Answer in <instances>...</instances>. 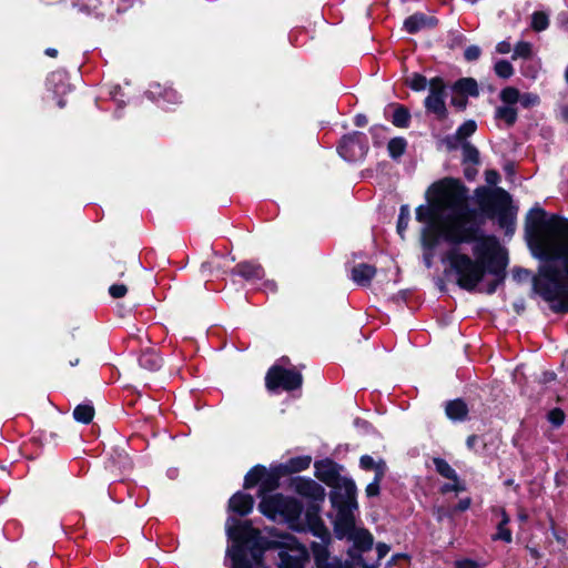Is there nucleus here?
<instances>
[{
    "label": "nucleus",
    "instance_id": "1",
    "mask_svg": "<svg viewBox=\"0 0 568 568\" xmlns=\"http://www.w3.org/2000/svg\"><path fill=\"white\" fill-rule=\"evenodd\" d=\"M427 204L416 209L422 229L423 260L433 265L434 251L440 240L452 244L442 262L448 263L457 275L458 285L466 291L479 287L493 294L505 280L507 252L493 235L477 236L483 219L469 204L468 189L460 180L444 178L433 183L427 192Z\"/></svg>",
    "mask_w": 568,
    "mask_h": 568
},
{
    "label": "nucleus",
    "instance_id": "2",
    "mask_svg": "<svg viewBox=\"0 0 568 568\" xmlns=\"http://www.w3.org/2000/svg\"><path fill=\"white\" fill-rule=\"evenodd\" d=\"M526 234L532 255L541 261L534 290L555 313L568 312V220L546 216L532 207L526 221Z\"/></svg>",
    "mask_w": 568,
    "mask_h": 568
},
{
    "label": "nucleus",
    "instance_id": "3",
    "mask_svg": "<svg viewBox=\"0 0 568 568\" xmlns=\"http://www.w3.org/2000/svg\"><path fill=\"white\" fill-rule=\"evenodd\" d=\"M225 530L233 541L226 550L232 568H304L308 560L307 548L290 534L271 529L273 538H267L250 520L234 517L227 518Z\"/></svg>",
    "mask_w": 568,
    "mask_h": 568
},
{
    "label": "nucleus",
    "instance_id": "4",
    "mask_svg": "<svg viewBox=\"0 0 568 568\" xmlns=\"http://www.w3.org/2000/svg\"><path fill=\"white\" fill-rule=\"evenodd\" d=\"M331 488L329 499L336 510L334 532L338 539H344L345 536L363 529L355 527V511L358 509L357 487L352 478L343 477Z\"/></svg>",
    "mask_w": 568,
    "mask_h": 568
},
{
    "label": "nucleus",
    "instance_id": "5",
    "mask_svg": "<svg viewBox=\"0 0 568 568\" xmlns=\"http://www.w3.org/2000/svg\"><path fill=\"white\" fill-rule=\"evenodd\" d=\"M477 203L488 217H496L498 225L507 235L515 231L516 209L511 205V196L501 187H477L475 191Z\"/></svg>",
    "mask_w": 568,
    "mask_h": 568
},
{
    "label": "nucleus",
    "instance_id": "6",
    "mask_svg": "<svg viewBox=\"0 0 568 568\" xmlns=\"http://www.w3.org/2000/svg\"><path fill=\"white\" fill-rule=\"evenodd\" d=\"M258 509L271 520L287 523L291 528L298 529L303 505L296 498L282 494L264 496L258 505Z\"/></svg>",
    "mask_w": 568,
    "mask_h": 568
},
{
    "label": "nucleus",
    "instance_id": "7",
    "mask_svg": "<svg viewBox=\"0 0 568 568\" xmlns=\"http://www.w3.org/2000/svg\"><path fill=\"white\" fill-rule=\"evenodd\" d=\"M311 523L312 532L317 536L321 541L312 544V552L317 568H354L352 562L342 561L338 558H329L328 544L331 534L317 516L310 513L306 514Z\"/></svg>",
    "mask_w": 568,
    "mask_h": 568
},
{
    "label": "nucleus",
    "instance_id": "8",
    "mask_svg": "<svg viewBox=\"0 0 568 568\" xmlns=\"http://www.w3.org/2000/svg\"><path fill=\"white\" fill-rule=\"evenodd\" d=\"M290 364L287 357H282L278 363L274 364L266 373L265 385L268 390L275 392L280 388L284 390H294L302 386V374L294 368H285L284 365Z\"/></svg>",
    "mask_w": 568,
    "mask_h": 568
},
{
    "label": "nucleus",
    "instance_id": "9",
    "mask_svg": "<svg viewBox=\"0 0 568 568\" xmlns=\"http://www.w3.org/2000/svg\"><path fill=\"white\" fill-rule=\"evenodd\" d=\"M366 134L359 131L345 134L337 146L338 154L348 162L363 160L368 152Z\"/></svg>",
    "mask_w": 568,
    "mask_h": 568
},
{
    "label": "nucleus",
    "instance_id": "10",
    "mask_svg": "<svg viewBox=\"0 0 568 568\" xmlns=\"http://www.w3.org/2000/svg\"><path fill=\"white\" fill-rule=\"evenodd\" d=\"M344 539L352 542V546L347 550V555L349 557V560L347 561L352 562L354 568L357 566H361L362 568H369L368 564L363 558V554L373 548L374 538L372 534L366 529H362L357 532L345 536Z\"/></svg>",
    "mask_w": 568,
    "mask_h": 568
},
{
    "label": "nucleus",
    "instance_id": "11",
    "mask_svg": "<svg viewBox=\"0 0 568 568\" xmlns=\"http://www.w3.org/2000/svg\"><path fill=\"white\" fill-rule=\"evenodd\" d=\"M446 85L442 78L436 77L429 81V94L425 99V108L428 112L444 119L447 115L446 109Z\"/></svg>",
    "mask_w": 568,
    "mask_h": 568
},
{
    "label": "nucleus",
    "instance_id": "12",
    "mask_svg": "<svg viewBox=\"0 0 568 568\" xmlns=\"http://www.w3.org/2000/svg\"><path fill=\"white\" fill-rule=\"evenodd\" d=\"M438 19L432 12H415L404 20L403 29L407 33L430 32L437 26Z\"/></svg>",
    "mask_w": 568,
    "mask_h": 568
},
{
    "label": "nucleus",
    "instance_id": "13",
    "mask_svg": "<svg viewBox=\"0 0 568 568\" xmlns=\"http://www.w3.org/2000/svg\"><path fill=\"white\" fill-rule=\"evenodd\" d=\"M145 94L163 109H169L171 105L181 103V95L171 87L162 85L161 83L150 84Z\"/></svg>",
    "mask_w": 568,
    "mask_h": 568
},
{
    "label": "nucleus",
    "instance_id": "14",
    "mask_svg": "<svg viewBox=\"0 0 568 568\" xmlns=\"http://www.w3.org/2000/svg\"><path fill=\"white\" fill-rule=\"evenodd\" d=\"M499 99L501 102L507 103H520V105L525 109H530L537 106L540 103V98L536 93L526 92L520 93L518 89L514 87H506L499 93Z\"/></svg>",
    "mask_w": 568,
    "mask_h": 568
},
{
    "label": "nucleus",
    "instance_id": "15",
    "mask_svg": "<svg viewBox=\"0 0 568 568\" xmlns=\"http://www.w3.org/2000/svg\"><path fill=\"white\" fill-rule=\"evenodd\" d=\"M314 468L315 476L329 487L343 478V476L339 474L342 467L331 459L315 462Z\"/></svg>",
    "mask_w": 568,
    "mask_h": 568
},
{
    "label": "nucleus",
    "instance_id": "16",
    "mask_svg": "<svg viewBox=\"0 0 568 568\" xmlns=\"http://www.w3.org/2000/svg\"><path fill=\"white\" fill-rule=\"evenodd\" d=\"M233 275H239L243 277L245 281L255 284L257 281H262L264 278V268L261 264L244 261L239 263L231 272Z\"/></svg>",
    "mask_w": 568,
    "mask_h": 568
},
{
    "label": "nucleus",
    "instance_id": "17",
    "mask_svg": "<svg viewBox=\"0 0 568 568\" xmlns=\"http://www.w3.org/2000/svg\"><path fill=\"white\" fill-rule=\"evenodd\" d=\"M294 490L304 497L318 499L324 497L323 487L315 480L304 477H298L293 483Z\"/></svg>",
    "mask_w": 568,
    "mask_h": 568
},
{
    "label": "nucleus",
    "instance_id": "18",
    "mask_svg": "<svg viewBox=\"0 0 568 568\" xmlns=\"http://www.w3.org/2000/svg\"><path fill=\"white\" fill-rule=\"evenodd\" d=\"M254 506V499L251 495L237 491L229 500V508L231 511L240 515H248Z\"/></svg>",
    "mask_w": 568,
    "mask_h": 568
},
{
    "label": "nucleus",
    "instance_id": "19",
    "mask_svg": "<svg viewBox=\"0 0 568 568\" xmlns=\"http://www.w3.org/2000/svg\"><path fill=\"white\" fill-rule=\"evenodd\" d=\"M375 274V266L359 263L352 268L351 278L359 286H368Z\"/></svg>",
    "mask_w": 568,
    "mask_h": 568
},
{
    "label": "nucleus",
    "instance_id": "20",
    "mask_svg": "<svg viewBox=\"0 0 568 568\" xmlns=\"http://www.w3.org/2000/svg\"><path fill=\"white\" fill-rule=\"evenodd\" d=\"M446 415L454 422H462L467 417L468 407L462 399L449 400L445 407Z\"/></svg>",
    "mask_w": 568,
    "mask_h": 568
},
{
    "label": "nucleus",
    "instance_id": "21",
    "mask_svg": "<svg viewBox=\"0 0 568 568\" xmlns=\"http://www.w3.org/2000/svg\"><path fill=\"white\" fill-rule=\"evenodd\" d=\"M495 118L503 120L508 126L514 125L518 118L516 103L503 102V105L496 108Z\"/></svg>",
    "mask_w": 568,
    "mask_h": 568
},
{
    "label": "nucleus",
    "instance_id": "22",
    "mask_svg": "<svg viewBox=\"0 0 568 568\" xmlns=\"http://www.w3.org/2000/svg\"><path fill=\"white\" fill-rule=\"evenodd\" d=\"M453 90L457 93L468 97H478L479 90L477 81L473 78H462L455 82Z\"/></svg>",
    "mask_w": 568,
    "mask_h": 568
},
{
    "label": "nucleus",
    "instance_id": "23",
    "mask_svg": "<svg viewBox=\"0 0 568 568\" xmlns=\"http://www.w3.org/2000/svg\"><path fill=\"white\" fill-rule=\"evenodd\" d=\"M141 367L149 371H158L162 366V358L154 349L144 351L139 357Z\"/></svg>",
    "mask_w": 568,
    "mask_h": 568
},
{
    "label": "nucleus",
    "instance_id": "24",
    "mask_svg": "<svg viewBox=\"0 0 568 568\" xmlns=\"http://www.w3.org/2000/svg\"><path fill=\"white\" fill-rule=\"evenodd\" d=\"M47 84L50 90H52L55 94L65 93L69 84L67 83V74L63 71L52 72L48 79Z\"/></svg>",
    "mask_w": 568,
    "mask_h": 568
},
{
    "label": "nucleus",
    "instance_id": "25",
    "mask_svg": "<svg viewBox=\"0 0 568 568\" xmlns=\"http://www.w3.org/2000/svg\"><path fill=\"white\" fill-rule=\"evenodd\" d=\"M549 26V13L542 10L532 12L530 17V27L536 32L545 31Z\"/></svg>",
    "mask_w": 568,
    "mask_h": 568
},
{
    "label": "nucleus",
    "instance_id": "26",
    "mask_svg": "<svg viewBox=\"0 0 568 568\" xmlns=\"http://www.w3.org/2000/svg\"><path fill=\"white\" fill-rule=\"evenodd\" d=\"M434 466L436 471L443 476L444 478L450 479L453 481L458 480V475L456 470L443 458H434Z\"/></svg>",
    "mask_w": 568,
    "mask_h": 568
},
{
    "label": "nucleus",
    "instance_id": "27",
    "mask_svg": "<svg viewBox=\"0 0 568 568\" xmlns=\"http://www.w3.org/2000/svg\"><path fill=\"white\" fill-rule=\"evenodd\" d=\"M94 416V408L90 404H80L73 410V417L77 422L89 424Z\"/></svg>",
    "mask_w": 568,
    "mask_h": 568
},
{
    "label": "nucleus",
    "instance_id": "28",
    "mask_svg": "<svg viewBox=\"0 0 568 568\" xmlns=\"http://www.w3.org/2000/svg\"><path fill=\"white\" fill-rule=\"evenodd\" d=\"M407 148V141L404 138H393L387 144L388 154L392 159L400 158Z\"/></svg>",
    "mask_w": 568,
    "mask_h": 568
},
{
    "label": "nucleus",
    "instance_id": "29",
    "mask_svg": "<svg viewBox=\"0 0 568 568\" xmlns=\"http://www.w3.org/2000/svg\"><path fill=\"white\" fill-rule=\"evenodd\" d=\"M462 151H463V164H473L478 165L479 160V151L477 148L469 142H464L462 144Z\"/></svg>",
    "mask_w": 568,
    "mask_h": 568
},
{
    "label": "nucleus",
    "instance_id": "30",
    "mask_svg": "<svg viewBox=\"0 0 568 568\" xmlns=\"http://www.w3.org/2000/svg\"><path fill=\"white\" fill-rule=\"evenodd\" d=\"M410 122V113L403 105L396 106L393 113L392 123L397 128H408Z\"/></svg>",
    "mask_w": 568,
    "mask_h": 568
},
{
    "label": "nucleus",
    "instance_id": "31",
    "mask_svg": "<svg viewBox=\"0 0 568 568\" xmlns=\"http://www.w3.org/2000/svg\"><path fill=\"white\" fill-rule=\"evenodd\" d=\"M266 469L263 466H254L250 469V471L244 477V487L252 488L254 487L265 475Z\"/></svg>",
    "mask_w": 568,
    "mask_h": 568
},
{
    "label": "nucleus",
    "instance_id": "32",
    "mask_svg": "<svg viewBox=\"0 0 568 568\" xmlns=\"http://www.w3.org/2000/svg\"><path fill=\"white\" fill-rule=\"evenodd\" d=\"M359 465L365 470L373 469L375 471V474H377V471L379 470V466H382V465H383V473H384V475L386 474V470H387L386 463L383 459H379V460L376 462L369 455H363L361 457V459H359Z\"/></svg>",
    "mask_w": 568,
    "mask_h": 568
},
{
    "label": "nucleus",
    "instance_id": "33",
    "mask_svg": "<svg viewBox=\"0 0 568 568\" xmlns=\"http://www.w3.org/2000/svg\"><path fill=\"white\" fill-rule=\"evenodd\" d=\"M384 473H383V465L379 466V470L377 471V474H375L374 476V479L372 483H369L367 486H366V489H365V493H366V496L367 497H376L379 495V491H381V481L382 479L384 478Z\"/></svg>",
    "mask_w": 568,
    "mask_h": 568
},
{
    "label": "nucleus",
    "instance_id": "34",
    "mask_svg": "<svg viewBox=\"0 0 568 568\" xmlns=\"http://www.w3.org/2000/svg\"><path fill=\"white\" fill-rule=\"evenodd\" d=\"M409 222V210L407 205H402L397 220V233L404 239V233L407 230Z\"/></svg>",
    "mask_w": 568,
    "mask_h": 568
},
{
    "label": "nucleus",
    "instance_id": "35",
    "mask_svg": "<svg viewBox=\"0 0 568 568\" xmlns=\"http://www.w3.org/2000/svg\"><path fill=\"white\" fill-rule=\"evenodd\" d=\"M494 70L499 78L509 79L514 74V68L507 60H499L495 63Z\"/></svg>",
    "mask_w": 568,
    "mask_h": 568
},
{
    "label": "nucleus",
    "instance_id": "36",
    "mask_svg": "<svg viewBox=\"0 0 568 568\" xmlns=\"http://www.w3.org/2000/svg\"><path fill=\"white\" fill-rule=\"evenodd\" d=\"M407 83L409 88L414 91H423L427 87V79L419 74V73H413L408 79Z\"/></svg>",
    "mask_w": 568,
    "mask_h": 568
},
{
    "label": "nucleus",
    "instance_id": "37",
    "mask_svg": "<svg viewBox=\"0 0 568 568\" xmlns=\"http://www.w3.org/2000/svg\"><path fill=\"white\" fill-rule=\"evenodd\" d=\"M311 462H312V459L310 456L295 457V458L290 459L288 467L293 471H301V470L307 469L311 465Z\"/></svg>",
    "mask_w": 568,
    "mask_h": 568
},
{
    "label": "nucleus",
    "instance_id": "38",
    "mask_svg": "<svg viewBox=\"0 0 568 568\" xmlns=\"http://www.w3.org/2000/svg\"><path fill=\"white\" fill-rule=\"evenodd\" d=\"M477 129V124L474 120H468L464 122L456 131L457 135L460 138V140L467 139L468 136L473 135Z\"/></svg>",
    "mask_w": 568,
    "mask_h": 568
},
{
    "label": "nucleus",
    "instance_id": "39",
    "mask_svg": "<svg viewBox=\"0 0 568 568\" xmlns=\"http://www.w3.org/2000/svg\"><path fill=\"white\" fill-rule=\"evenodd\" d=\"M508 524L499 523L497 525V532L493 536V540H501L506 544H510L513 541V535L510 529L507 528Z\"/></svg>",
    "mask_w": 568,
    "mask_h": 568
},
{
    "label": "nucleus",
    "instance_id": "40",
    "mask_svg": "<svg viewBox=\"0 0 568 568\" xmlns=\"http://www.w3.org/2000/svg\"><path fill=\"white\" fill-rule=\"evenodd\" d=\"M532 53V50H531V44L529 42H526V41H519L515 49H514V53H513V59H517V58H529Z\"/></svg>",
    "mask_w": 568,
    "mask_h": 568
},
{
    "label": "nucleus",
    "instance_id": "41",
    "mask_svg": "<svg viewBox=\"0 0 568 568\" xmlns=\"http://www.w3.org/2000/svg\"><path fill=\"white\" fill-rule=\"evenodd\" d=\"M547 419L554 427L558 428L565 422V413L560 408H552L548 412Z\"/></svg>",
    "mask_w": 568,
    "mask_h": 568
},
{
    "label": "nucleus",
    "instance_id": "42",
    "mask_svg": "<svg viewBox=\"0 0 568 568\" xmlns=\"http://www.w3.org/2000/svg\"><path fill=\"white\" fill-rule=\"evenodd\" d=\"M465 141L464 140H460V138L457 135V133L455 132L454 134L452 135H447L445 139H444V143L445 145L447 146L448 150H457L459 146L462 148V144L464 143Z\"/></svg>",
    "mask_w": 568,
    "mask_h": 568
},
{
    "label": "nucleus",
    "instance_id": "43",
    "mask_svg": "<svg viewBox=\"0 0 568 568\" xmlns=\"http://www.w3.org/2000/svg\"><path fill=\"white\" fill-rule=\"evenodd\" d=\"M555 23L559 27L560 31H568V10L558 12L555 19Z\"/></svg>",
    "mask_w": 568,
    "mask_h": 568
},
{
    "label": "nucleus",
    "instance_id": "44",
    "mask_svg": "<svg viewBox=\"0 0 568 568\" xmlns=\"http://www.w3.org/2000/svg\"><path fill=\"white\" fill-rule=\"evenodd\" d=\"M128 292V288L124 284H113L109 288V293L114 298L123 297Z\"/></svg>",
    "mask_w": 568,
    "mask_h": 568
},
{
    "label": "nucleus",
    "instance_id": "45",
    "mask_svg": "<svg viewBox=\"0 0 568 568\" xmlns=\"http://www.w3.org/2000/svg\"><path fill=\"white\" fill-rule=\"evenodd\" d=\"M465 59L467 61H475L479 58L480 55V49L479 47L477 45H469L466 50H465Z\"/></svg>",
    "mask_w": 568,
    "mask_h": 568
},
{
    "label": "nucleus",
    "instance_id": "46",
    "mask_svg": "<svg viewBox=\"0 0 568 568\" xmlns=\"http://www.w3.org/2000/svg\"><path fill=\"white\" fill-rule=\"evenodd\" d=\"M142 0H118L116 11L119 13L125 12L131 9L135 3L141 2Z\"/></svg>",
    "mask_w": 568,
    "mask_h": 568
},
{
    "label": "nucleus",
    "instance_id": "47",
    "mask_svg": "<svg viewBox=\"0 0 568 568\" xmlns=\"http://www.w3.org/2000/svg\"><path fill=\"white\" fill-rule=\"evenodd\" d=\"M455 568H480V565L473 559H460L455 561Z\"/></svg>",
    "mask_w": 568,
    "mask_h": 568
},
{
    "label": "nucleus",
    "instance_id": "48",
    "mask_svg": "<svg viewBox=\"0 0 568 568\" xmlns=\"http://www.w3.org/2000/svg\"><path fill=\"white\" fill-rule=\"evenodd\" d=\"M464 175L465 178L468 180V181H473L475 180L477 173H478V170L476 169L477 165H473V164H464Z\"/></svg>",
    "mask_w": 568,
    "mask_h": 568
},
{
    "label": "nucleus",
    "instance_id": "49",
    "mask_svg": "<svg viewBox=\"0 0 568 568\" xmlns=\"http://www.w3.org/2000/svg\"><path fill=\"white\" fill-rule=\"evenodd\" d=\"M390 550V547L385 542H378L376 545L377 559H383Z\"/></svg>",
    "mask_w": 568,
    "mask_h": 568
},
{
    "label": "nucleus",
    "instance_id": "50",
    "mask_svg": "<svg viewBox=\"0 0 568 568\" xmlns=\"http://www.w3.org/2000/svg\"><path fill=\"white\" fill-rule=\"evenodd\" d=\"M463 489L464 488L458 484V480H457V481H454L452 484H445L442 487V493L446 494V493H449V491H460Z\"/></svg>",
    "mask_w": 568,
    "mask_h": 568
},
{
    "label": "nucleus",
    "instance_id": "51",
    "mask_svg": "<svg viewBox=\"0 0 568 568\" xmlns=\"http://www.w3.org/2000/svg\"><path fill=\"white\" fill-rule=\"evenodd\" d=\"M496 51L500 54H506L511 51V44L508 41H500L497 47Z\"/></svg>",
    "mask_w": 568,
    "mask_h": 568
},
{
    "label": "nucleus",
    "instance_id": "52",
    "mask_svg": "<svg viewBox=\"0 0 568 568\" xmlns=\"http://www.w3.org/2000/svg\"><path fill=\"white\" fill-rule=\"evenodd\" d=\"M530 273L527 270L524 268H516L514 270V278L517 281H524L529 277Z\"/></svg>",
    "mask_w": 568,
    "mask_h": 568
},
{
    "label": "nucleus",
    "instance_id": "53",
    "mask_svg": "<svg viewBox=\"0 0 568 568\" xmlns=\"http://www.w3.org/2000/svg\"><path fill=\"white\" fill-rule=\"evenodd\" d=\"M499 180V174L496 171H487L486 172V182L490 185L497 184Z\"/></svg>",
    "mask_w": 568,
    "mask_h": 568
},
{
    "label": "nucleus",
    "instance_id": "54",
    "mask_svg": "<svg viewBox=\"0 0 568 568\" xmlns=\"http://www.w3.org/2000/svg\"><path fill=\"white\" fill-rule=\"evenodd\" d=\"M479 442H481L479 436H477V435H470V436H468V438H467V440H466V445H467V447H468L469 449H471V450H476V446H477V444H478Z\"/></svg>",
    "mask_w": 568,
    "mask_h": 568
},
{
    "label": "nucleus",
    "instance_id": "55",
    "mask_svg": "<svg viewBox=\"0 0 568 568\" xmlns=\"http://www.w3.org/2000/svg\"><path fill=\"white\" fill-rule=\"evenodd\" d=\"M470 504H471L470 498L460 499L454 510L455 511H465L470 507Z\"/></svg>",
    "mask_w": 568,
    "mask_h": 568
},
{
    "label": "nucleus",
    "instance_id": "56",
    "mask_svg": "<svg viewBox=\"0 0 568 568\" xmlns=\"http://www.w3.org/2000/svg\"><path fill=\"white\" fill-rule=\"evenodd\" d=\"M354 124L358 128L365 126L367 124V118L364 114H356L354 118Z\"/></svg>",
    "mask_w": 568,
    "mask_h": 568
},
{
    "label": "nucleus",
    "instance_id": "57",
    "mask_svg": "<svg viewBox=\"0 0 568 568\" xmlns=\"http://www.w3.org/2000/svg\"><path fill=\"white\" fill-rule=\"evenodd\" d=\"M262 288L264 291L275 292L276 291V283L271 280H266L262 283Z\"/></svg>",
    "mask_w": 568,
    "mask_h": 568
},
{
    "label": "nucleus",
    "instance_id": "58",
    "mask_svg": "<svg viewBox=\"0 0 568 568\" xmlns=\"http://www.w3.org/2000/svg\"><path fill=\"white\" fill-rule=\"evenodd\" d=\"M120 91H121V88H120V87H114V89L110 91V95H111V97H112V99H113L114 101H116V103L122 108V106H123V103H122V101H120V100L118 99V94L120 93Z\"/></svg>",
    "mask_w": 568,
    "mask_h": 568
},
{
    "label": "nucleus",
    "instance_id": "59",
    "mask_svg": "<svg viewBox=\"0 0 568 568\" xmlns=\"http://www.w3.org/2000/svg\"><path fill=\"white\" fill-rule=\"evenodd\" d=\"M452 103L454 105H456L457 108L463 109L466 106L467 101H466L465 97H462L460 99L453 98Z\"/></svg>",
    "mask_w": 568,
    "mask_h": 568
},
{
    "label": "nucleus",
    "instance_id": "60",
    "mask_svg": "<svg viewBox=\"0 0 568 568\" xmlns=\"http://www.w3.org/2000/svg\"><path fill=\"white\" fill-rule=\"evenodd\" d=\"M498 511H499V515H500V521L499 523L509 524L510 518H509L508 514L506 513V510L504 508H500Z\"/></svg>",
    "mask_w": 568,
    "mask_h": 568
},
{
    "label": "nucleus",
    "instance_id": "61",
    "mask_svg": "<svg viewBox=\"0 0 568 568\" xmlns=\"http://www.w3.org/2000/svg\"><path fill=\"white\" fill-rule=\"evenodd\" d=\"M44 53L48 55V57H51V58H54L57 57L58 54V50L54 49V48H48Z\"/></svg>",
    "mask_w": 568,
    "mask_h": 568
},
{
    "label": "nucleus",
    "instance_id": "62",
    "mask_svg": "<svg viewBox=\"0 0 568 568\" xmlns=\"http://www.w3.org/2000/svg\"><path fill=\"white\" fill-rule=\"evenodd\" d=\"M384 130H385V128H384V126H377V125H375V126L371 128V133L373 134V136H375V135L377 134V132H378V131H384Z\"/></svg>",
    "mask_w": 568,
    "mask_h": 568
},
{
    "label": "nucleus",
    "instance_id": "63",
    "mask_svg": "<svg viewBox=\"0 0 568 568\" xmlns=\"http://www.w3.org/2000/svg\"><path fill=\"white\" fill-rule=\"evenodd\" d=\"M529 552H530V556H531L532 558H536V559H537V558H539V557H540V554H539V551H538L536 548H529Z\"/></svg>",
    "mask_w": 568,
    "mask_h": 568
},
{
    "label": "nucleus",
    "instance_id": "64",
    "mask_svg": "<svg viewBox=\"0 0 568 568\" xmlns=\"http://www.w3.org/2000/svg\"><path fill=\"white\" fill-rule=\"evenodd\" d=\"M518 519L525 523L528 519V515L526 513H519Z\"/></svg>",
    "mask_w": 568,
    "mask_h": 568
}]
</instances>
